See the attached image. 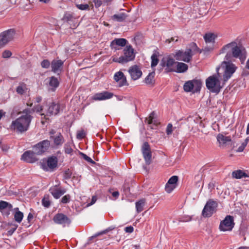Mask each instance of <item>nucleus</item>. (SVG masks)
I'll use <instances>...</instances> for the list:
<instances>
[{"label": "nucleus", "mask_w": 249, "mask_h": 249, "mask_svg": "<svg viewBox=\"0 0 249 249\" xmlns=\"http://www.w3.org/2000/svg\"><path fill=\"white\" fill-rule=\"evenodd\" d=\"M226 53L225 59L233 61L234 58H239L241 63H244L246 58V51L241 45L235 41L231 42L224 45L219 51V54Z\"/></svg>", "instance_id": "f257e3e1"}, {"label": "nucleus", "mask_w": 249, "mask_h": 249, "mask_svg": "<svg viewBox=\"0 0 249 249\" xmlns=\"http://www.w3.org/2000/svg\"><path fill=\"white\" fill-rule=\"evenodd\" d=\"M32 118L31 115H22L12 121L11 128L20 133L26 132L29 129Z\"/></svg>", "instance_id": "f03ea898"}, {"label": "nucleus", "mask_w": 249, "mask_h": 249, "mask_svg": "<svg viewBox=\"0 0 249 249\" xmlns=\"http://www.w3.org/2000/svg\"><path fill=\"white\" fill-rule=\"evenodd\" d=\"M124 55L119 57H114L113 61L119 63H126L134 59L135 54L134 49L130 45H127L124 49Z\"/></svg>", "instance_id": "7ed1b4c3"}, {"label": "nucleus", "mask_w": 249, "mask_h": 249, "mask_svg": "<svg viewBox=\"0 0 249 249\" xmlns=\"http://www.w3.org/2000/svg\"><path fill=\"white\" fill-rule=\"evenodd\" d=\"M206 85L211 92L215 93H219L222 88L220 86V81L216 75H213L207 78L206 80Z\"/></svg>", "instance_id": "20e7f679"}, {"label": "nucleus", "mask_w": 249, "mask_h": 249, "mask_svg": "<svg viewBox=\"0 0 249 249\" xmlns=\"http://www.w3.org/2000/svg\"><path fill=\"white\" fill-rule=\"evenodd\" d=\"M59 110L60 105L54 102L52 103L51 105L49 106L46 113H43L40 114L41 116V124H44L45 121L44 120H48L49 118L47 117L48 116H50L53 115H57L59 113Z\"/></svg>", "instance_id": "39448f33"}, {"label": "nucleus", "mask_w": 249, "mask_h": 249, "mask_svg": "<svg viewBox=\"0 0 249 249\" xmlns=\"http://www.w3.org/2000/svg\"><path fill=\"white\" fill-rule=\"evenodd\" d=\"M15 35L16 31L14 29L7 30L0 34V49L13 40Z\"/></svg>", "instance_id": "423d86ee"}, {"label": "nucleus", "mask_w": 249, "mask_h": 249, "mask_svg": "<svg viewBox=\"0 0 249 249\" xmlns=\"http://www.w3.org/2000/svg\"><path fill=\"white\" fill-rule=\"evenodd\" d=\"M232 62V61L226 60L223 61L221 64L223 67H225L223 74V79L225 81H227L232 76L237 68Z\"/></svg>", "instance_id": "0eeeda50"}, {"label": "nucleus", "mask_w": 249, "mask_h": 249, "mask_svg": "<svg viewBox=\"0 0 249 249\" xmlns=\"http://www.w3.org/2000/svg\"><path fill=\"white\" fill-rule=\"evenodd\" d=\"M193 55L194 54L192 53V50L187 48L185 51H178L174 56L177 60L182 61L188 63L192 60Z\"/></svg>", "instance_id": "6e6552de"}, {"label": "nucleus", "mask_w": 249, "mask_h": 249, "mask_svg": "<svg viewBox=\"0 0 249 249\" xmlns=\"http://www.w3.org/2000/svg\"><path fill=\"white\" fill-rule=\"evenodd\" d=\"M217 207V203L216 201L212 199L209 200L202 211V215L205 217H211L215 212Z\"/></svg>", "instance_id": "1a4fd4ad"}, {"label": "nucleus", "mask_w": 249, "mask_h": 249, "mask_svg": "<svg viewBox=\"0 0 249 249\" xmlns=\"http://www.w3.org/2000/svg\"><path fill=\"white\" fill-rule=\"evenodd\" d=\"M202 83L199 80H193L188 81L185 83L183 89L186 92H190L193 90V92H199L201 88Z\"/></svg>", "instance_id": "9d476101"}, {"label": "nucleus", "mask_w": 249, "mask_h": 249, "mask_svg": "<svg viewBox=\"0 0 249 249\" xmlns=\"http://www.w3.org/2000/svg\"><path fill=\"white\" fill-rule=\"evenodd\" d=\"M234 226L233 217L227 215L225 219L220 222L219 229L222 231H231Z\"/></svg>", "instance_id": "9b49d317"}, {"label": "nucleus", "mask_w": 249, "mask_h": 249, "mask_svg": "<svg viewBox=\"0 0 249 249\" xmlns=\"http://www.w3.org/2000/svg\"><path fill=\"white\" fill-rule=\"evenodd\" d=\"M50 146V142L48 140H43L34 145L33 150L37 155H41L45 153Z\"/></svg>", "instance_id": "f8f14e48"}, {"label": "nucleus", "mask_w": 249, "mask_h": 249, "mask_svg": "<svg viewBox=\"0 0 249 249\" xmlns=\"http://www.w3.org/2000/svg\"><path fill=\"white\" fill-rule=\"evenodd\" d=\"M142 152L146 165H149L152 161V152L148 142H144L142 146Z\"/></svg>", "instance_id": "ddd939ff"}, {"label": "nucleus", "mask_w": 249, "mask_h": 249, "mask_svg": "<svg viewBox=\"0 0 249 249\" xmlns=\"http://www.w3.org/2000/svg\"><path fill=\"white\" fill-rule=\"evenodd\" d=\"M47 165H42V168L47 171H53L57 166L58 160L55 156L49 157L47 160Z\"/></svg>", "instance_id": "4468645a"}, {"label": "nucleus", "mask_w": 249, "mask_h": 249, "mask_svg": "<svg viewBox=\"0 0 249 249\" xmlns=\"http://www.w3.org/2000/svg\"><path fill=\"white\" fill-rule=\"evenodd\" d=\"M53 220L55 223L63 225V226L66 225H69L71 222V219L62 213L55 214L53 218Z\"/></svg>", "instance_id": "2eb2a0df"}, {"label": "nucleus", "mask_w": 249, "mask_h": 249, "mask_svg": "<svg viewBox=\"0 0 249 249\" xmlns=\"http://www.w3.org/2000/svg\"><path fill=\"white\" fill-rule=\"evenodd\" d=\"M175 63L174 59L169 57H164L161 60L160 65L162 67H166L165 71L166 72H172L175 71L171 67Z\"/></svg>", "instance_id": "dca6fc26"}, {"label": "nucleus", "mask_w": 249, "mask_h": 249, "mask_svg": "<svg viewBox=\"0 0 249 249\" xmlns=\"http://www.w3.org/2000/svg\"><path fill=\"white\" fill-rule=\"evenodd\" d=\"M35 151L28 150L25 152L21 156V159L28 163H33L38 160Z\"/></svg>", "instance_id": "f3484780"}, {"label": "nucleus", "mask_w": 249, "mask_h": 249, "mask_svg": "<svg viewBox=\"0 0 249 249\" xmlns=\"http://www.w3.org/2000/svg\"><path fill=\"white\" fill-rule=\"evenodd\" d=\"M217 140L220 145L223 147L232 146V141L230 136H226L222 134H219L217 136Z\"/></svg>", "instance_id": "a211bd4d"}, {"label": "nucleus", "mask_w": 249, "mask_h": 249, "mask_svg": "<svg viewBox=\"0 0 249 249\" xmlns=\"http://www.w3.org/2000/svg\"><path fill=\"white\" fill-rule=\"evenodd\" d=\"M113 94L107 91H104L100 93L95 94L92 99L95 101L105 100L111 98Z\"/></svg>", "instance_id": "6ab92c4d"}, {"label": "nucleus", "mask_w": 249, "mask_h": 249, "mask_svg": "<svg viewBox=\"0 0 249 249\" xmlns=\"http://www.w3.org/2000/svg\"><path fill=\"white\" fill-rule=\"evenodd\" d=\"M131 75V78L134 80H136L140 78L142 75V71L137 65L131 66L128 71Z\"/></svg>", "instance_id": "aec40b11"}, {"label": "nucleus", "mask_w": 249, "mask_h": 249, "mask_svg": "<svg viewBox=\"0 0 249 249\" xmlns=\"http://www.w3.org/2000/svg\"><path fill=\"white\" fill-rule=\"evenodd\" d=\"M49 191L54 198L58 199L66 193V190L65 189H61L57 185H55L51 187Z\"/></svg>", "instance_id": "412c9836"}, {"label": "nucleus", "mask_w": 249, "mask_h": 249, "mask_svg": "<svg viewBox=\"0 0 249 249\" xmlns=\"http://www.w3.org/2000/svg\"><path fill=\"white\" fill-rule=\"evenodd\" d=\"M64 61L61 59H53L51 62L52 71L54 73L61 72L63 69Z\"/></svg>", "instance_id": "4be33fe9"}, {"label": "nucleus", "mask_w": 249, "mask_h": 249, "mask_svg": "<svg viewBox=\"0 0 249 249\" xmlns=\"http://www.w3.org/2000/svg\"><path fill=\"white\" fill-rule=\"evenodd\" d=\"M114 79L118 82L120 87L128 85L126 77L124 73L121 71L115 73L114 76Z\"/></svg>", "instance_id": "5701e85b"}, {"label": "nucleus", "mask_w": 249, "mask_h": 249, "mask_svg": "<svg viewBox=\"0 0 249 249\" xmlns=\"http://www.w3.org/2000/svg\"><path fill=\"white\" fill-rule=\"evenodd\" d=\"M127 40L124 38H116L111 41L110 46L112 48L116 49V46L124 47L126 44Z\"/></svg>", "instance_id": "b1692460"}, {"label": "nucleus", "mask_w": 249, "mask_h": 249, "mask_svg": "<svg viewBox=\"0 0 249 249\" xmlns=\"http://www.w3.org/2000/svg\"><path fill=\"white\" fill-rule=\"evenodd\" d=\"M155 113L154 112H151L148 118H146L145 119V122H147L148 124L149 125V127L151 129H154L155 128V127L157 126V124L156 123L154 119Z\"/></svg>", "instance_id": "393cba45"}, {"label": "nucleus", "mask_w": 249, "mask_h": 249, "mask_svg": "<svg viewBox=\"0 0 249 249\" xmlns=\"http://www.w3.org/2000/svg\"><path fill=\"white\" fill-rule=\"evenodd\" d=\"M232 177L236 179H240L243 178L249 177V176L241 170L234 171L231 174Z\"/></svg>", "instance_id": "a878e982"}, {"label": "nucleus", "mask_w": 249, "mask_h": 249, "mask_svg": "<svg viewBox=\"0 0 249 249\" xmlns=\"http://www.w3.org/2000/svg\"><path fill=\"white\" fill-rule=\"evenodd\" d=\"M13 206L11 204L3 200L0 201V211L2 212L5 209H7L8 212L7 213V215L10 214L9 211H12Z\"/></svg>", "instance_id": "bb28decb"}, {"label": "nucleus", "mask_w": 249, "mask_h": 249, "mask_svg": "<svg viewBox=\"0 0 249 249\" xmlns=\"http://www.w3.org/2000/svg\"><path fill=\"white\" fill-rule=\"evenodd\" d=\"M62 20L64 21V22H66L71 26V23H73L75 19L70 14L66 13L64 15L62 18ZM77 25L76 24H74L72 26H71V28H74Z\"/></svg>", "instance_id": "cd10ccee"}, {"label": "nucleus", "mask_w": 249, "mask_h": 249, "mask_svg": "<svg viewBox=\"0 0 249 249\" xmlns=\"http://www.w3.org/2000/svg\"><path fill=\"white\" fill-rule=\"evenodd\" d=\"M127 16L126 13L124 12H121L117 14H115L111 17V19L113 20L118 21V22H122L124 21Z\"/></svg>", "instance_id": "c85d7f7f"}, {"label": "nucleus", "mask_w": 249, "mask_h": 249, "mask_svg": "<svg viewBox=\"0 0 249 249\" xmlns=\"http://www.w3.org/2000/svg\"><path fill=\"white\" fill-rule=\"evenodd\" d=\"M59 84V81L56 77L52 76L50 78L49 85L52 88L53 91L55 89L58 87Z\"/></svg>", "instance_id": "c756f323"}, {"label": "nucleus", "mask_w": 249, "mask_h": 249, "mask_svg": "<svg viewBox=\"0 0 249 249\" xmlns=\"http://www.w3.org/2000/svg\"><path fill=\"white\" fill-rule=\"evenodd\" d=\"M177 72H184L188 70V67L187 64L182 62H177Z\"/></svg>", "instance_id": "7c9ffc66"}, {"label": "nucleus", "mask_w": 249, "mask_h": 249, "mask_svg": "<svg viewBox=\"0 0 249 249\" xmlns=\"http://www.w3.org/2000/svg\"><path fill=\"white\" fill-rule=\"evenodd\" d=\"M145 203V199L144 198L141 199L136 202V208L138 213H140L143 211Z\"/></svg>", "instance_id": "2f4dec72"}, {"label": "nucleus", "mask_w": 249, "mask_h": 249, "mask_svg": "<svg viewBox=\"0 0 249 249\" xmlns=\"http://www.w3.org/2000/svg\"><path fill=\"white\" fill-rule=\"evenodd\" d=\"M216 36L213 33H207L204 36V38L206 43H214Z\"/></svg>", "instance_id": "473e14b6"}, {"label": "nucleus", "mask_w": 249, "mask_h": 249, "mask_svg": "<svg viewBox=\"0 0 249 249\" xmlns=\"http://www.w3.org/2000/svg\"><path fill=\"white\" fill-rule=\"evenodd\" d=\"M50 138L53 139L54 144L57 146L61 145L64 142V138L61 133H59L58 136L55 137L51 136Z\"/></svg>", "instance_id": "72a5a7b5"}, {"label": "nucleus", "mask_w": 249, "mask_h": 249, "mask_svg": "<svg viewBox=\"0 0 249 249\" xmlns=\"http://www.w3.org/2000/svg\"><path fill=\"white\" fill-rule=\"evenodd\" d=\"M155 72H151L145 78V82L146 84L150 85L154 83V78L155 77Z\"/></svg>", "instance_id": "f704fd0d"}, {"label": "nucleus", "mask_w": 249, "mask_h": 249, "mask_svg": "<svg viewBox=\"0 0 249 249\" xmlns=\"http://www.w3.org/2000/svg\"><path fill=\"white\" fill-rule=\"evenodd\" d=\"M27 89L26 85L24 83H19V86L17 88L16 91L21 95L23 94Z\"/></svg>", "instance_id": "c9c22d12"}, {"label": "nucleus", "mask_w": 249, "mask_h": 249, "mask_svg": "<svg viewBox=\"0 0 249 249\" xmlns=\"http://www.w3.org/2000/svg\"><path fill=\"white\" fill-rule=\"evenodd\" d=\"M23 213L20 211L16 212L15 213L14 219L18 223H20L23 217Z\"/></svg>", "instance_id": "e433bc0d"}, {"label": "nucleus", "mask_w": 249, "mask_h": 249, "mask_svg": "<svg viewBox=\"0 0 249 249\" xmlns=\"http://www.w3.org/2000/svg\"><path fill=\"white\" fill-rule=\"evenodd\" d=\"M189 47L188 49H191L192 50V53H193V52H198L199 53H202V50L201 49H199L196 43L195 42H192L189 44Z\"/></svg>", "instance_id": "4c0bfd02"}, {"label": "nucleus", "mask_w": 249, "mask_h": 249, "mask_svg": "<svg viewBox=\"0 0 249 249\" xmlns=\"http://www.w3.org/2000/svg\"><path fill=\"white\" fill-rule=\"evenodd\" d=\"M42 203L43 206L46 208L50 207L51 202L49 200V196L48 195H45L43 198L42 200Z\"/></svg>", "instance_id": "58836bf2"}, {"label": "nucleus", "mask_w": 249, "mask_h": 249, "mask_svg": "<svg viewBox=\"0 0 249 249\" xmlns=\"http://www.w3.org/2000/svg\"><path fill=\"white\" fill-rule=\"evenodd\" d=\"M76 5V7L81 10H89V6L88 4L87 3H77Z\"/></svg>", "instance_id": "ea45409f"}, {"label": "nucleus", "mask_w": 249, "mask_h": 249, "mask_svg": "<svg viewBox=\"0 0 249 249\" xmlns=\"http://www.w3.org/2000/svg\"><path fill=\"white\" fill-rule=\"evenodd\" d=\"M159 62V59L157 57V55L154 53L151 56V67L154 68L156 67Z\"/></svg>", "instance_id": "a19ab883"}, {"label": "nucleus", "mask_w": 249, "mask_h": 249, "mask_svg": "<svg viewBox=\"0 0 249 249\" xmlns=\"http://www.w3.org/2000/svg\"><path fill=\"white\" fill-rule=\"evenodd\" d=\"M51 66V63L48 59H44L41 62V66L43 68L48 69Z\"/></svg>", "instance_id": "79ce46f5"}, {"label": "nucleus", "mask_w": 249, "mask_h": 249, "mask_svg": "<svg viewBox=\"0 0 249 249\" xmlns=\"http://www.w3.org/2000/svg\"><path fill=\"white\" fill-rule=\"evenodd\" d=\"M176 188V185L168 184L166 183L165 187V191L168 193H171Z\"/></svg>", "instance_id": "37998d69"}, {"label": "nucleus", "mask_w": 249, "mask_h": 249, "mask_svg": "<svg viewBox=\"0 0 249 249\" xmlns=\"http://www.w3.org/2000/svg\"><path fill=\"white\" fill-rule=\"evenodd\" d=\"M178 180V177L176 176H172L168 181V184L176 185Z\"/></svg>", "instance_id": "c03bdc74"}, {"label": "nucleus", "mask_w": 249, "mask_h": 249, "mask_svg": "<svg viewBox=\"0 0 249 249\" xmlns=\"http://www.w3.org/2000/svg\"><path fill=\"white\" fill-rule=\"evenodd\" d=\"M65 152L67 154H71L73 151L70 143H67L64 145Z\"/></svg>", "instance_id": "a18cd8bd"}, {"label": "nucleus", "mask_w": 249, "mask_h": 249, "mask_svg": "<svg viewBox=\"0 0 249 249\" xmlns=\"http://www.w3.org/2000/svg\"><path fill=\"white\" fill-rule=\"evenodd\" d=\"M248 141H249V139L248 138H247L246 139V140H245V141L242 143V144L241 145V146H240L238 149H237V151L238 152H242L244 149H245V147L247 146V143H248Z\"/></svg>", "instance_id": "49530a36"}, {"label": "nucleus", "mask_w": 249, "mask_h": 249, "mask_svg": "<svg viewBox=\"0 0 249 249\" xmlns=\"http://www.w3.org/2000/svg\"><path fill=\"white\" fill-rule=\"evenodd\" d=\"M81 155H82L83 158L88 162L92 164L95 163V162L93 161L90 157L88 156L86 154H85L83 153H81Z\"/></svg>", "instance_id": "de8ad7c7"}, {"label": "nucleus", "mask_w": 249, "mask_h": 249, "mask_svg": "<svg viewBox=\"0 0 249 249\" xmlns=\"http://www.w3.org/2000/svg\"><path fill=\"white\" fill-rule=\"evenodd\" d=\"M86 134L84 130L78 131L77 133L76 138L78 139L81 140L85 137Z\"/></svg>", "instance_id": "09e8293b"}, {"label": "nucleus", "mask_w": 249, "mask_h": 249, "mask_svg": "<svg viewBox=\"0 0 249 249\" xmlns=\"http://www.w3.org/2000/svg\"><path fill=\"white\" fill-rule=\"evenodd\" d=\"M70 198L71 196L70 195H65L62 198L61 202L64 204L67 203L70 201Z\"/></svg>", "instance_id": "8fccbe9b"}, {"label": "nucleus", "mask_w": 249, "mask_h": 249, "mask_svg": "<svg viewBox=\"0 0 249 249\" xmlns=\"http://www.w3.org/2000/svg\"><path fill=\"white\" fill-rule=\"evenodd\" d=\"M12 55V53L9 50H5L2 53V57L4 58H9Z\"/></svg>", "instance_id": "3c124183"}, {"label": "nucleus", "mask_w": 249, "mask_h": 249, "mask_svg": "<svg viewBox=\"0 0 249 249\" xmlns=\"http://www.w3.org/2000/svg\"><path fill=\"white\" fill-rule=\"evenodd\" d=\"M173 132V126L171 124H168L167 126L166 132V134L169 135L172 134Z\"/></svg>", "instance_id": "603ef678"}, {"label": "nucleus", "mask_w": 249, "mask_h": 249, "mask_svg": "<svg viewBox=\"0 0 249 249\" xmlns=\"http://www.w3.org/2000/svg\"><path fill=\"white\" fill-rule=\"evenodd\" d=\"M33 112L34 110L33 109L26 108L23 110L22 113L25 114L24 115H31L30 114Z\"/></svg>", "instance_id": "864d4df0"}, {"label": "nucleus", "mask_w": 249, "mask_h": 249, "mask_svg": "<svg viewBox=\"0 0 249 249\" xmlns=\"http://www.w3.org/2000/svg\"><path fill=\"white\" fill-rule=\"evenodd\" d=\"M71 173L69 169L66 170L65 172L64 178L65 179H69L71 178Z\"/></svg>", "instance_id": "5fc2aeb1"}, {"label": "nucleus", "mask_w": 249, "mask_h": 249, "mask_svg": "<svg viewBox=\"0 0 249 249\" xmlns=\"http://www.w3.org/2000/svg\"><path fill=\"white\" fill-rule=\"evenodd\" d=\"M34 111H36L37 112H39L43 110V107L39 105H37L35 106L34 108H33Z\"/></svg>", "instance_id": "6e6d98bb"}, {"label": "nucleus", "mask_w": 249, "mask_h": 249, "mask_svg": "<svg viewBox=\"0 0 249 249\" xmlns=\"http://www.w3.org/2000/svg\"><path fill=\"white\" fill-rule=\"evenodd\" d=\"M124 231L126 232L132 233L134 231V228L132 226L126 227L125 228Z\"/></svg>", "instance_id": "4d7b16f0"}, {"label": "nucleus", "mask_w": 249, "mask_h": 249, "mask_svg": "<svg viewBox=\"0 0 249 249\" xmlns=\"http://www.w3.org/2000/svg\"><path fill=\"white\" fill-rule=\"evenodd\" d=\"M17 226H14V227H12L11 229L8 231L7 233L8 235H11L14 232L16 231L17 229Z\"/></svg>", "instance_id": "13d9d810"}, {"label": "nucleus", "mask_w": 249, "mask_h": 249, "mask_svg": "<svg viewBox=\"0 0 249 249\" xmlns=\"http://www.w3.org/2000/svg\"><path fill=\"white\" fill-rule=\"evenodd\" d=\"M94 2L95 4V5L96 7H100L102 3V2L101 0H94Z\"/></svg>", "instance_id": "bf43d9fd"}, {"label": "nucleus", "mask_w": 249, "mask_h": 249, "mask_svg": "<svg viewBox=\"0 0 249 249\" xmlns=\"http://www.w3.org/2000/svg\"><path fill=\"white\" fill-rule=\"evenodd\" d=\"M213 50V47H205L204 49H202V52H209Z\"/></svg>", "instance_id": "052dcab7"}, {"label": "nucleus", "mask_w": 249, "mask_h": 249, "mask_svg": "<svg viewBox=\"0 0 249 249\" xmlns=\"http://www.w3.org/2000/svg\"><path fill=\"white\" fill-rule=\"evenodd\" d=\"M33 218H34L33 214L32 213H30L28 214V215L27 217V220H28V222L30 223L31 222V221L33 219Z\"/></svg>", "instance_id": "680f3d73"}, {"label": "nucleus", "mask_w": 249, "mask_h": 249, "mask_svg": "<svg viewBox=\"0 0 249 249\" xmlns=\"http://www.w3.org/2000/svg\"><path fill=\"white\" fill-rule=\"evenodd\" d=\"M97 200V198L96 196H93L92 197L91 201V202L88 205L89 206L93 204Z\"/></svg>", "instance_id": "e2e57ef3"}, {"label": "nucleus", "mask_w": 249, "mask_h": 249, "mask_svg": "<svg viewBox=\"0 0 249 249\" xmlns=\"http://www.w3.org/2000/svg\"><path fill=\"white\" fill-rule=\"evenodd\" d=\"M106 232L105 231H103L102 232H100V233H99L98 234H96L95 235H94V236H92L91 237H90L89 239V242L92 239L97 237L98 235H100V234H102L103 233H105Z\"/></svg>", "instance_id": "0e129e2a"}, {"label": "nucleus", "mask_w": 249, "mask_h": 249, "mask_svg": "<svg viewBox=\"0 0 249 249\" xmlns=\"http://www.w3.org/2000/svg\"><path fill=\"white\" fill-rule=\"evenodd\" d=\"M119 193L118 191H115L112 194V196L115 198H117L119 196Z\"/></svg>", "instance_id": "69168bd1"}, {"label": "nucleus", "mask_w": 249, "mask_h": 249, "mask_svg": "<svg viewBox=\"0 0 249 249\" xmlns=\"http://www.w3.org/2000/svg\"><path fill=\"white\" fill-rule=\"evenodd\" d=\"M42 98L40 96H37L36 98V102L39 103L41 102Z\"/></svg>", "instance_id": "338daca9"}, {"label": "nucleus", "mask_w": 249, "mask_h": 249, "mask_svg": "<svg viewBox=\"0 0 249 249\" xmlns=\"http://www.w3.org/2000/svg\"><path fill=\"white\" fill-rule=\"evenodd\" d=\"M246 67L249 70V59L247 61Z\"/></svg>", "instance_id": "774afa93"}]
</instances>
